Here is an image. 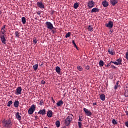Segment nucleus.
<instances>
[{
  "label": "nucleus",
  "instance_id": "603ef678",
  "mask_svg": "<svg viewBox=\"0 0 128 128\" xmlns=\"http://www.w3.org/2000/svg\"><path fill=\"white\" fill-rule=\"evenodd\" d=\"M90 66H87L86 67V69L87 70H90Z\"/></svg>",
  "mask_w": 128,
  "mask_h": 128
},
{
  "label": "nucleus",
  "instance_id": "e433bc0d",
  "mask_svg": "<svg viewBox=\"0 0 128 128\" xmlns=\"http://www.w3.org/2000/svg\"><path fill=\"white\" fill-rule=\"evenodd\" d=\"M112 124H118V122H116V119H113L112 120Z\"/></svg>",
  "mask_w": 128,
  "mask_h": 128
},
{
  "label": "nucleus",
  "instance_id": "ddd939ff",
  "mask_svg": "<svg viewBox=\"0 0 128 128\" xmlns=\"http://www.w3.org/2000/svg\"><path fill=\"white\" fill-rule=\"evenodd\" d=\"M102 4L104 8H108V2L106 0L102 2Z\"/></svg>",
  "mask_w": 128,
  "mask_h": 128
},
{
  "label": "nucleus",
  "instance_id": "c756f323",
  "mask_svg": "<svg viewBox=\"0 0 128 128\" xmlns=\"http://www.w3.org/2000/svg\"><path fill=\"white\" fill-rule=\"evenodd\" d=\"M12 100H10L7 104V106H12Z\"/></svg>",
  "mask_w": 128,
  "mask_h": 128
},
{
  "label": "nucleus",
  "instance_id": "de8ad7c7",
  "mask_svg": "<svg viewBox=\"0 0 128 128\" xmlns=\"http://www.w3.org/2000/svg\"><path fill=\"white\" fill-rule=\"evenodd\" d=\"M118 88V86L116 84L114 88V89L116 90V88Z\"/></svg>",
  "mask_w": 128,
  "mask_h": 128
},
{
  "label": "nucleus",
  "instance_id": "a18cd8bd",
  "mask_svg": "<svg viewBox=\"0 0 128 128\" xmlns=\"http://www.w3.org/2000/svg\"><path fill=\"white\" fill-rule=\"evenodd\" d=\"M126 60H128V52H127L126 54Z\"/></svg>",
  "mask_w": 128,
  "mask_h": 128
},
{
  "label": "nucleus",
  "instance_id": "f3484780",
  "mask_svg": "<svg viewBox=\"0 0 128 128\" xmlns=\"http://www.w3.org/2000/svg\"><path fill=\"white\" fill-rule=\"evenodd\" d=\"M108 52L110 54H111V56H114L115 53L114 52V50L112 48H110L108 50Z\"/></svg>",
  "mask_w": 128,
  "mask_h": 128
},
{
  "label": "nucleus",
  "instance_id": "13d9d810",
  "mask_svg": "<svg viewBox=\"0 0 128 128\" xmlns=\"http://www.w3.org/2000/svg\"><path fill=\"white\" fill-rule=\"evenodd\" d=\"M93 106H96V102L93 103Z\"/></svg>",
  "mask_w": 128,
  "mask_h": 128
},
{
  "label": "nucleus",
  "instance_id": "dca6fc26",
  "mask_svg": "<svg viewBox=\"0 0 128 128\" xmlns=\"http://www.w3.org/2000/svg\"><path fill=\"white\" fill-rule=\"evenodd\" d=\"M47 116H48V118H52V110H50L48 112Z\"/></svg>",
  "mask_w": 128,
  "mask_h": 128
},
{
  "label": "nucleus",
  "instance_id": "a19ab883",
  "mask_svg": "<svg viewBox=\"0 0 128 128\" xmlns=\"http://www.w3.org/2000/svg\"><path fill=\"white\" fill-rule=\"evenodd\" d=\"M72 44L74 46V48H76V42H74V40H72Z\"/></svg>",
  "mask_w": 128,
  "mask_h": 128
},
{
  "label": "nucleus",
  "instance_id": "b1692460",
  "mask_svg": "<svg viewBox=\"0 0 128 128\" xmlns=\"http://www.w3.org/2000/svg\"><path fill=\"white\" fill-rule=\"evenodd\" d=\"M34 70H36L38 68V64H36L32 66Z\"/></svg>",
  "mask_w": 128,
  "mask_h": 128
},
{
  "label": "nucleus",
  "instance_id": "f257e3e1",
  "mask_svg": "<svg viewBox=\"0 0 128 128\" xmlns=\"http://www.w3.org/2000/svg\"><path fill=\"white\" fill-rule=\"evenodd\" d=\"M2 126L4 128H10L12 126V122L10 119L3 120L2 121Z\"/></svg>",
  "mask_w": 128,
  "mask_h": 128
},
{
  "label": "nucleus",
  "instance_id": "9d476101",
  "mask_svg": "<svg viewBox=\"0 0 128 128\" xmlns=\"http://www.w3.org/2000/svg\"><path fill=\"white\" fill-rule=\"evenodd\" d=\"M36 4L38 6V8H44V4H42V2H37Z\"/></svg>",
  "mask_w": 128,
  "mask_h": 128
},
{
  "label": "nucleus",
  "instance_id": "864d4df0",
  "mask_svg": "<svg viewBox=\"0 0 128 128\" xmlns=\"http://www.w3.org/2000/svg\"><path fill=\"white\" fill-rule=\"evenodd\" d=\"M36 14H38V16H40V11H37Z\"/></svg>",
  "mask_w": 128,
  "mask_h": 128
},
{
  "label": "nucleus",
  "instance_id": "49530a36",
  "mask_svg": "<svg viewBox=\"0 0 128 128\" xmlns=\"http://www.w3.org/2000/svg\"><path fill=\"white\" fill-rule=\"evenodd\" d=\"M125 126H126L127 128H128V120L126 121L125 122Z\"/></svg>",
  "mask_w": 128,
  "mask_h": 128
},
{
  "label": "nucleus",
  "instance_id": "5701e85b",
  "mask_svg": "<svg viewBox=\"0 0 128 128\" xmlns=\"http://www.w3.org/2000/svg\"><path fill=\"white\" fill-rule=\"evenodd\" d=\"M104 61L102 60H100L99 62V66H100V68H102V66H104Z\"/></svg>",
  "mask_w": 128,
  "mask_h": 128
},
{
  "label": "nucleus",
  "instance_id": "1a4fd4ad",
  "mask_svg": "<svg viewBox=\"0 0 128 128\" xmlns=\"http://www.w3.org/2000/svg\"><path fill=\"white\" fill-rule=\"evenodd\" d=\"M16 120H18L19 122H20L22 120V116H20V112H17L16 114Z\"/></svg>",
  "mask_w": 128,
  "mask_h": 128
},
{
  "label": "nucleus",
  "instance_id": "f704fd0d",
  "mask_svg": "<svg viewBox=\"0 0 128 128\" xmlns=\"http://www.w3.org/2000/svg\"><path fill=\"white\" fill-rule=\"evenodd\" d=\"M50 30H52V32L54 34H56V28H53V29Z\"/></svg>",
  "mask_w": 128,
  "mask_h": 128
},
{
  "label": "nucleus",
  "instance_id": "412c9836",
  "mask_svg": "<svg viewBox=\"0 0 128 128\" xmlns=\"http://www.w3.org/2000/svg\"><path fill=\"white\" fill-rule=\"evenodd\" d=\"M116 61H117V63H118V64L119 66L122 65V59L121 58H119L118 59L116 60Z\"/></svg>",
  "mask_w": 128,
  "mask_h": 128
},
{
  "label": "nucleus",
  "instance_id": "c03bdc74",
  "mask_svg": "<svg viewBox=\"0 0 128 128\" xmlns=\"http://www.w3.org/2000/svg\"><path fill=\"white\" fill-rule=\"evenodd\" d=\"M110 30L109 32V34H112L114 32V30H112V28H110Z\"/></svg>",
  "mask_w": 128,
  "mask_h": 128
},
{
  "label": "nucleus",
  "instance_id": "bf43d9fd",
  "mask_svg": "<svg viewBox=\"0 0 128 128\" xmlns=\"http://www.w3.org/2000/svg\"><path fill=\"white\" fill-rule=\"evenodd\" d=\"M76 48V50H78V46H76V47H74Z\"/></svg>",
  "mask_w": 128,
  "mask_h": 128
},
{
  "label": "nucleus",
  "instance_id": "c9c22d12",
  "mask_svg": "<svg viewBox=\"0 0 128 128\" xmlns=\"http://www.w3.org/2000/svg\"><path fill=\"white\" fill-rule=\"evenodd\" d=\"M110 68H114V70H116V66H114V64H111V65H110Z\"/></svg>",
  "mask_w": 128,
  "mask_h": 128
},
{
  "label": "nucleus",
  "instance_id": "6e6552de",
  "mask_svg": "<svg viewBox=\"0 0 128 128\" xmlns=\"http://www.w3.org/2000/svg\"><path fill=\"white\" fill-rule=\"evenodd\" d=\"M22 90V87L18 86L16 89V92H15L16 94H21Z\"/></svg>",
  "mask_w": 128,
  "mask_h": 128
},
{
  "label": "nucleus",
  "instance_id": "5fc2aeb1",
  "mask_svg": "<svg viewBox=\"0 0 128 128\" xmlns=\"http://www.w3.org/2000/svg\"><path fill=\"white\" fill-rule=\"evenodd\" d=\"M52 100L53 103L54 104V102H56V101L54 100V98H52Z\"/></svg>",
  "mask_w": 128,
  "mask_h": 128
},
{
  "label": "nucleus",
  "instance_id": "2eb2a0df",
  "mask_svg": "<svg viewBox=\"0 0 128 128\" xmlns=\"http://www.w3.org/2000/svg\"><path fill=\"white\" fill-rule=\"evenodd\" d=\"M64 104V101H62V100H59L57 103H56V106H62Z\"/></svg>",
  "mask_w": 128,
  "mask_h": 128
},
{
  "label": "nucleus",
  "instance_id": "aec40b11",
  "mask_svg": "<svg viewBox=\"0 0 128 128\" xmlns=\"http://www.w3.org/2000/svg\"><path fill=\"white\" fill-rule=\"evenodd\" d=\"M100 12V10L98 8H93L92 10H91V12Z\"/></svg>",
  "mask_w": 128,
  "mask_h": 128
},
{
  "label": "nucleus",
  "instance_id": "cd10ccee",
  "mask_svg": "<svg viewBox=\"0 0 128 128\" xmlns=\"http://www.w3.org/2000/svg\"><path fill=\"white\" fill-rule=\"evenodd\" d=\"M72 34V33L70 32H68V33L66 34L65 38H70V36Z\"/></svg>",
  "mask_w": 128,
  "mask_h": 128
},
{
  "label": "nucleus",
  "instance_id": "473e14b6",
  "mask_svg": "<svg viewBox=\"0 0 128 128\" xmlns=\"http://www.w3.org/2000/svg\"><path fill=\"white\" fill-rule=\"evenodd\" d=\"M78 126L79 128H82V122H78Z\"/></svg>",
  "mask_w": 128,
  "mask_h": 128
},
{
  "label": "nucleus",
  "instance_id": "2f4dec72",
  "mask_svg": "<svg viewBox=\"0 0 128 128\" xmlns=\"http://www.w3.org/2000/svg\"><path fill=\"white\" fill-rule=\"evenodd\" d=\"M88 29L90 32H94V28H92V27L91 26H88Z\"/></svg>",
  "mask_w": 128,
  "mask_h": 128
},
{
  "label": "nucleus",
  "instance_id": "37998d69",
  "mask_svg": "<svg viewBox=\"0 0 128 128\" xmlns=\"http://www.w3.org/2000/svg\"><path fill=\"white\" fill-rule=\"evenodd\" d=\"M124 96L126 98L128 96V91H125Z\"/></svg>",
  "mask_w": 128,
  "mask_h": 128
},
{
  "label": "nucleus",
  "instance_id": "f8f14e48",
  "mask_svg": "<svg viewBox=\"0 0 128 128\" xmlns=\"http://www.w3.org/2000/svg\"><path fill=\"white\" fill-rule=\"evenodd\" d=\"M118 0H110V2L113 6H114L118 4Z\"/></svg>",
  "mask_w": 128,
  "mask_h": 128
},
{
  "label": "nucleus",
  "instance_id": "ea45409f",
  "mask_svg": "<svg viewBox=\"0 0 128 128\" xmlns=\"http://www.w3.org/2000/svg\"><path fill=\"white\" fill-rule=\"evenodd\" d=\"M33 42H34V44H36V42H38V40H36V38H33Z\"/></svg>",
  "mask_w": 128,
  "mask_h": 128
},
{
  "label": "nucleus",
  "instance_id": "f03ea898",
  "mask_svg": "<svg viewBox=\"0 0 128 128\" xmlns=\"http://www.w3.org/2000/svg\"><path fill=\"white\" fill-rule=\"evenodd\" d=\"M74 118V116L70 114L65 119L64 124L66 126H68L70 124V122H72V119Z\"/></svg>",
  "mask_w": 128,
  "mask_h": 128
},
{
  "label": "nucleus",
  "instance_id": "58836bf2",
  "mask_svg": "<svg viewBox=\"0 0 128 128\" xmlns=\"http://www.w3.org/2000/svg\"><path fill=\"white\" fill-rule=\"evenodd\" d=\"M112 64V61H110L109 63L107 65H106V68H110Z\"/></svg>",
  "mask_w": 128,
  "mask_h": 128
},
{
  "label": "nucleus",
  "instance_id": "4be33fe9",
  "mask_svg": "<svg viewBox=\"0 0 128 128\" xmlns=\"http://www.w3.org/2000/svg\"><path fill=\"white\" fill-rule=\"evenodd\" d=\"M100 100H103V101L105 100H106V95H104V94H102L100 96Z\"/></svg>",
  "mask_w": 128,
  "mask_h": 128
},
{
  "label": "nucleus",
  "instance_id": "a211bd4d",
  "mask_svg": "<svg viewBox=\"0 0 128 128\" xmlns=\"http://www.w3.org/2000/svg\"><path fill=\"white\" fill-rule=\"evenodd\" d=\"M60 68L58 66H57L56 68V72H57V74H60Z\"/></svg>",
  "mask_w": 128,
  "mask_h": 128
},
{
  "label": "nucleus",
  "instance_id": "4468645a",
  "mask_svg": "<svg viewBox=\"0 0 128 128\" xmlns=\"http://www.w3.org/2000/svg\"><path fill=\"white\" fill-rule=\"evenodd\" d=\"M0 38H1V41L2 42V44H6V38H4V36L1 35Z\"/></svg>",
  "mask_w": 128,
  "mask_h": 128
},
{
  "label": "nucleus",
  "instance_id": "0eeeda50",
  "mask_svg": "<svg viewBox=\"0 0 128 128\" xmlns=\"http://www.w3.org/2000/svg\"><path fill=\"white\" fill-rule=\"evenodd\" d=\"M83 110L85 114H86V116H90L92 114L90 112V111L86 109V108H84Z\"/></svg>",
  "mask_w": 128,
  "mask_h": 128
},
{
  "label": "nucleus",
  "instance_id": "72a5a7b5",
  "mask_svg": "<svg viewBox=\"0 0 128 128\" xmlns=\"http://www.w3.org/2000/svg\"><path fill=\"white\" fill-rule=\"evenodd\" d=\"M77 68L80 72H82V66H77Z\"/></svg>",
  "mask_w": 128,
  "mask_h": 128
},
{
  "label": "nucleus",
  "instance_id": "9b49d317",
  "mask_svg": "<svg viewBox=\"0 0 128 128\" xmlns=\"http://www.w3.org/2000/svg\"><path fill=\"white\" fill-rule=\"evenodd\" d=\"M46 109L40 110L38 112V114H42V116H46Z\"/></svg>",
  "mask_w": 128,
  "mask_h": 128
},
{
  "label": "nucleus",
  "instance_id": "79ce46f5",
  "mask_svg": "<svg viewBox=\"0 0 128 128\" xmlns=\"http://www.w3.org/2000/svg\"><path fill=\"white\" fill-rule=\"evenodd\" d=\"M39 104L40 106H42V104H44V100H40V102Z\"/></svg>",
  "mask_w": 128,
  "mask_h": 128
},
{
  "label": "nucleus",
  "instance_id": "7ed1b4c3",
  "mask_svg": "<svg viewBox=\"0 0 128 128\" xmlns=\"http://www.w3.org/2000/svg\"><path fill=\"white\" fill-rule=\"evenodd\" d=\"M34 110H36V105L32 104L31 107L29 108L28 110V114H34Z\"/></svg>",
  "mask_w": 128,
  "mask_h": 128
},
{
  "label": "nucleus",
  "instance_id": "20e7f679",
  "mask_svg": "<svg viewBox=\"0 0 128 128\" xmlns=\"http://www.w3.org/2000/svg\"><path fill=\"white\" fill-rule=\"evenodd\" d=\"M46 26V28H48V30H52L53 28H54V25L52 22H46L45 24Z\"/></svg>",
  "mask_w": 128,
  "mask_h": 128
},
{
  "label": "nucleus",
  "instance_id": "052dcab7",
  "mask_svg": "<svg viewBox=\"0 0 128 128\" xmlns=\"http://www.w3.org/2000/svg\"><path fill=\"white\" fill-rule=\"evenodd\" d=\"M76 48V50H78V46H76V47H74Z\"/></svg>",
  "mask_w": 128,
  "mask_h": 128
},
{
  "label": "nucleus",
  "instance_id": "69168bd1",
  "mask_svg": "<svg viewBox=\"0 0 128 128\" xmlns=\"http://www.w3.org/2000/svg\"><path fill=\"white\" fill-rule=\"evenodd\" d=\"M118 88H120V85H118Z\"/></svg>",
  "mask_w": 128,
  "mask_h": 128
},
{
  "label": "nucleus",
  "instance_id": "6e6d98bb",
  "mask_svg": "<svg viewBox=\"0 0 128 128\" xmlns=\"http://www.w3.org/2000/svg\"><path fill=\"white\" fill-rule=\"evenodd\" d=\"M120 82H117L116 83V86H118V83Z\"/></svg>",
  "mask_w": 128,
  "mask_h": 128
},
{
  "label": "nucleus",
  "instance_id": "09e8293b",
  "mask_svg": "<svg viewBox=\"0 0 128 128\" xmlns=\"http://www.w3.org/2000/svg\"><path fill=\"white\" fill-rule=\"evenodd\" d=\"M54 10H50V14H52V15L54 14Z\"/></svg>",
  "mask_w": 128,
  "mask_h": 128
},
{
  "label": "nucleus",
  "instance_id": "3c124183",
  "mask_svg": "<svg viewBox=\"0 0 128 128\" xmlns=\"http://www.w3.org/2000/svg\"><path fill=\"white\" fill-rule=\"evenodd\" d=\"M41 84H45L46 81H44V80H42Z\"/></svg>",
  "mask_w": 128,
  "mask_h": 128
},
{
  "label": "nucleus",
  "instance_id": "680f3d73",
  "mask_svg": "<svg viewBox=\"0 0 128 128\" xmlns=\"http://www.w3.org/2000/svg\"><path fill=\"white\" fill-rule=\"evenodd\" d=\"M2 30V32H6V30H4H4Z\"/></svg>",
  "mask_w": 128,
  "mask_h": 128
},
{
  "label": "nucleus",
  "instance_id": "7c9ffc66",
  "mask_svg": "<svg viewBox=\"0 0 128 128\" xmlns=\"http://www.w3.org/2000/svg\"><path fill=\"white\" fill-rule=\"evenodd\" d=\"M79 119L78 120V122H82V120H84V118H82V116H78Z\"/></svg>",
  "mask_w": 128,
  "mask_h": 128
},
{
  "label": "nucleus",
  "instance_id": "8fccbe9b",
  "mask_svg": "<svg viewBox=\"0 0 128 128\" xmlns=\"http://www.w3.org/2000/svg\"><path fill=\"white\" fill-rule=\"evenodd\" d=\"M4 28H6V25H4V26H2V28H1V30H4Z\"/></svg>",
  "mask_w": 128,
  "mask_h": 128
},
{
  "label": "nucleus",
  "instance_id": "c85d7f7f",
  "mask_svg": "<svg viewBox=\"0 0 128 128\" xmlns=\"http://www.w3.org/2000/svg\"><path fill=\"white\" fill-rule=\"evenodd\" d=\"M16 38H20V33L18 31L15 32Z\"/></svg>",
  "mask_w": 128,
  "mask_h": 128
},
{
  "label": "nucleus",
  "instance_id": "e2e57ef3",
  "mask_svg": "<svg viewBox=\"0 0 128 128\" xmlns=\"http://www.w3.org/2000/svg\"><path fill=\"white\" fill-rule=\"evenodd\" d=\"M44 66V64H40V66Z\"/></svg>",
  "mask_w": 128,
  "mask_h": 128
},
{
  "label": "nucleus",
  "instance_id": "393cba45",
  "mask_svg": "<svg viewBox=\"0 0 128 128\" xmlns=\"http://www.w3.org/2000/svg\"><path fill=\"white\" fill-rule=\"evenodd\" d=\"M56 124L57 128H60V120L56 121Z\"/></svg>",
  "mask_w": 128,
  "mask_h": 128
},
{
  "label": "nucleus",
  "instance_id": "6ab92c4d",
  "mask_svg": "<svg viewBox=\"0 0 128 128\" xmlns=\"http://www.w3.org/2000/svg\"><path fill=\"white\" fill-rule=\"evenodd\" d=\"M14 108H18V106H20V102L18 100H15L14 103Z\"/></svg>",
  "mask_w": 128,
  "mask_h": 128
},
{
  "label": "nucleus",
  "instance_id": "4c0bfd02",
  "mask_svg": "<svg viewBox=\"0 0 128 128\" xmlns=\"http://www.w3.org/2000/svg\"><path fill=\"white\" fill-rule=\"evenodd\" d=\"M111 63L112 64H115L116 66H119L118 63L116 62H114V61L112 60Z\"/></svg>",
  "mask_w": 128,
  "mask_h": 128
},
{
  "label": "nucleus",
  "instance_id": "a878e982",
  "mask_svg": "<svg viewBox=\"0 0 128 128\" xmlns=\"http://www.w3.org/2000/svg\"><path fill=\"white\" fill-rule=\"evenodd\" d=\"M78 6H79L78 3L76 2L74 4V8H75V10H76V8H78Z\"/></svg>",
  "mask_w": 128,
  "mask_h": 128
},
{
  "label": "nucleus",
  "instance_id": "0e129e2a",
  "mask_svg": "<svg viewBox=\"0 0 128 128\" xmlns=\"http://www.w3.org/2000/svg\"><path fill=\"white\" fill-rule=\"evenodd\" d=\"M35 20H38V18H36Z\"/></svg>",
  "mask_w": 128,
  "mask_h": 128
},
{
  "label": "nucleus",
  "instance_id": "423d86ee",
  "mask_svg": "<svg viewBox=\"0 0 128 128\" xmlns=\"http://www.w3.org/2000/svg\"><path fill=\"white\" fill-rule=\"evenodd\" d=\"M94 2L93 0L89 1L88 4V6L90 8H92L94 6Z\"/></svg>",
  "mask_w": 128,
  "mask_h": 128
},
{
  "label": "nucleus",
  "instance_id": "4d7b16f0",
  "mask_svg": "<svg viewBox=\"0 0 128 128\" xmlns=\"http://www.w3.org/2000/svg\"><path fill=\"white\" fill-rule=\"evenodd\" d=\"M6 32H3L2 30V34H4V33H5Z\"/></svg>",
  "mask_w": 128,
  "mask_h": 128
},
{
  "label": "nucleus",
  "instance_id": "bb28decb",
  "mask_svg": "<svg viewBox=\"0 0 128 128\" xmlns=\"http://www.w3.org/2000/svg\"><path fill=\"white\" fill-rule=\"evenodd\" d=\"M22 22L23 24H26V20L24 17L22 18Z\"/></svg>",
  "mask_w": 128,
  "mask_h": 128
},
{
  "label": "nucleus",
  "instance_id": "39448f33",
  "mask_svg": "<svg viewBox=\"0 0 128 128\" xmlns=\"http://www.w3.org/2000/svg\"><path fill=\"white\" fill-rule=\"evenodd\" d=\"M106 28H112L114 27V22L112 21H109L108 24H105Z\"/></svg>",
  "mask_w": 128,
  "mask_h": 128
},
{
  "label": "nucleus",
  "instance_id": "338daca9",
  "mask_svg": "<svg viewBox=\"0 0 128 128\" xmlns=\"http://www.w3.org/2000/svg\"><path fill=\"white\" fill-rule=\"evenodd\" d=\"M63 128H66V126H64V127H63Z\"/></svg>",
  "mask_w": 128,
  "mask_h": 128
}]
</instances>
